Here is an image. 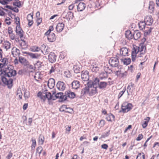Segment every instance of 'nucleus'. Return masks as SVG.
<instances>
[{
    "label": "nucleus",
    "instance_id": "nucleus-51",
    "mask_svg": "<svg viewBox=\"0 0 159 159\" xmlns=\"http://www.w3.org/2000/svg\"><path fill=\"white\" fill-rule=\"evenodd\" d=\"M30 96V93L28 91H25L24 92V96L25 98L26 99L28 98Z\"/></svg>",
    "mask_w": 159,
    "mask_h": 159
},
{
    "label": "nucleus",
    "instance_id": "nucleus-24",
    "mask_svg": "<svg viewBox=\"0 0 159 159\" xmlns=\"http://www.w3.org/2000/svg\"><path fill=\"white\" fill-rule=\"evenodd\" d=\"M155 3L152 1H150L149 4L148 9L149 11L151 13L153 12L154 9Z\"/></svg>",
    "mask_w": 159,
    "mask_h": 159
},
{
    "label": "nucleus",
    "instance_id": "nucleus-44",
    "mask_svg": "<svg viewBox=\"0 0 159 159\" xmlns=\"http://www.w3.org/2000/svg\"><path fill=\"white\" fill-rule=\"evenodd\" d=\"M21 42H20V41L19 42L20 46L21 47H23L26 46V43L25 41L23 40L22 38V40L21 39Z\"/></svg>",
    "mask_w": 159,
    "mask_h": 159
},
{
    "label": "nucleus",
    "instance_id": "nucleus-6",
    "mask_svg": "<svg viewBox=\"0 0 159 159\" xmlns=\"http://www.w3.org/2000/svg\"><path fill=\"white\" fill-rule=\"evenodd\" d=\"M89 72L87 70L83 71L81 72V77L83 81H87L89 80Z\"/></svg>",
    "mask_w": 159,
    "mask_h": 159
},
{
    "label": "nucleus",
    "instance_id": "nucleus-47",
    "mask_svg": "<svg viewBox=\"0 0 159 159\" xmlns=\"http://www.w3.org/2000/svg\"><path fill=\"white\" fill-rule=\"evenodd\" d=\"M126 90L125 87L123 88L122 90L121 91H120L118 95V98H120L123 95V94H124V93H125Z\"/></svg>",
    "mask_w": 159,
    "mask_h": 159
},
{
    "label": "nucleus",
    "instance_id": "nucleus-39",
    "mask_svg": "<svg viewBox=\"0 0 159 159\" xmlns=\"http://www.w3.org/2000/svg\"><path fill=\"white\" fill-rule=\"evenodd\" d=\"M42 63L39 61H37L36 63L34 65V68L39 69L41 67V64Z\"/></svg>",
    "mask_w": 159,
    "mask_h": 159
},
{
    "label": "nucleus",
    "instance_id": "nucleus-8",
    "mask_svg": "<svg viewBox=\"0 0 159 159\" xmlns=\"http://www.w3.org/2000/svg\"><path fill=\"white\" fill-rule=\"evenodd\" d=\"M16 34L20 37V39L22 40L23 36L24 31L20 27V25H17L16 27Z\"/></svg>",
    "mask_w": 159,
    "mask_h": 159
},
{
    "label": "nucleus",
    "instance_id": "nucleus-10",
    "mask_svg": "<svg viewBox=\"0 0 159 159\" xmlns=\"http://www.w3.org/2000/svg\"><path fill=\"white\" fill-rule=\"evenodd\" d=\"M57 89L60 91H63L65 89L66 84L60 81H58L57 84Z\"/></svg>",
    "mask_w": 159,
    "mask_h": 159
},
{
    "label": "nucleus",
    "instance_id": "nucleus-12",
    "mask_svg": "<svg viewBox=\"0 0 159 159\" xmlns=\"http://www.w3.org/2000/svg\"><path fill=\"white\" fill-rule=\"evenodd\" d=\"M64 26V24L62 22H59L57 24L56 28L57 31L58 32H61L63 30Z\"/></svg>",
    "mask_w": 159,
    "mask_h": 159
},
{
    "label": "nucleus",
    "instance_id": "nucleus-26",
    "mask_svg": "<svg viewBox=\"0 0 159 159\" xmlns=\"http://www.w3.org/2000/svg\"><path fill=\"white\" fill-rule=\"evenodd\" d=\"M11 43L7 41H4L3 43L2 46L3 48L6 49V50L9 49L11 48Z\"/></svg>",
    "mask_w": 159,
    "mask_h": 159
},
{
    "label": "nucleus",
    "instance_id": "nucleus-41",
    "mask_svg": "<svg viewBox=\"0 0 159 159\" xmlns=\"http://www.w3.org/2000/svg\"><path fill=\"white\" fill-rule=\"evenodd\" d=\"M49 50L50 48L48 47L47 48H46L44 50H42V52L44 55H46L48 54L49 52Z\"/></svg>",
    "mask_w": 159,
    "mask_h": 159
},
{
    "label": "nucleus",
    "instance_id": "nucleus-38",
    "mask_svg": "<svg viewBox=\"0 0 159 159\" xmlns=\"http://www.w3.org/2000/svg\"><path fill=\"white\" fill-rule=\"evenodd\" d=\"M145 155L143 152L139 153L137 155L136 159H145Z\"/></svg>",
    "mask_w": 159,
    "mask_h": 159
},
{
    "label": "nucleus",
    "instance_id": "nucleus-56",
    "mask_svg": "<svg viewBox=\"0 0 159 159\" xmlns=\"http://www.w3.org/2000/svg\"><path fill=\"white\" fill-rule=\"evenodd\" d=\"M15 20L17 25H20V18L18 16H17L15 18Z\"/></svg>",
    "mask_w": 159,
    "mask_h": 159
},
{
    "label": "nucleus",
    "instance_id": "nucleus-37",
    "mask_svg": "<svg viewBox=\"0 0 159 159\" xmlns=\"http://www.w3.org/2000/svg\"><path fill=\"white\" fill-rule=\"evenodd\" d=\"M91 68L92 71L93 72H96L99 70V68L96 65H91Z\"/></svg>",
    "mask_w": 159,
    "mask_h": 159
},
{
    "label": "nucleus",
    "instance_id": "nucleus-48",
    "mask_svg": "<svg viewBox=\"0 0 159 159\" xmlns=\"http://www.w3.org/2000/svg\"><path fill=\"white\" fill-rule=\"evenodd\" d=\"M140 48L138 47V48L139 49V51L140 52L143 51L144 48L145 50H146V46H144L143 44H141L140 45Z\"/></svg>",
    "mask_w": 159,
    "mask_h": 159
},
{
    "label": "nucleus",
    "instance_id": "nucleus-23",
    "mask_svg": "<svg viewBox=\"0 0 159 159\" xmlns=\"http://www.w3.org/2000/svg\"><path fill=\"white\" fill-rule=\"evenodd\" d=\"M56 39V37L54 33H51L48 37V41L51 42H53L55 41Z\"/></svg>",
    "mask_w": 159,
    "mask_h": 159
},
{
    "label": "nucleus",
    "instance_id": "nucleus-3",
    "mask_svg": "<svg viewBox=\"0 0 159 159\" xmlns=\"http://www.w3.org/2000/svg\"><path fill=\"white\" fill-rule=\"evenodd\" d=\"M38 97L42 100L43 102H44L46 99H47L48 101L52 99L53 100H55L54 99H52V95L51 94V93L48 92H47L46 91L44 92H39L37 94Z\"/></svg>",
    "mask_w": 159,
    "mask_h": 159
},
{
    "label": "nucleus",
    "instance_id": "nucleus-13",
    "mask_svg": "<svg viewBox=\"0 0 159 159\" xmlns=\"http://www.w3.org/2000/svg\"><path fill=\"white\" fill-rule=\"evenodd\" d=\"M49 61L52 63L55 62L56 60L57 56L53 52H51L48 56Z\"/></svg>",
    "mask_w": 159,
    "mask_h": 159
},
{
    "label": "nucleus",
    "instance_id": "nucleus-61",
    "mask_svg": "<svg viewBox=\"0 0 159 159\" xmlns=\"http://www.w3.org/2000/svg\"><path fill=\"white\" fill-rule=\"evenodd\" d=\"M0 3L2 5H5L8 3L6 0H0Z\"/></svg>",
    "mask_w": 159,
    "mask_h": 159
},
{
    "label": "nucleus",
    "instance_id": "nucleus-19",
    "mask_svg": "<svg viewBox=\"0 0 159 159\" xmlns=\"http://www.w3.org/2000/svg\"><path fill=\"white\" fill-rule=\"evenodd\" d=\"M89 85H87V86L82 89L81 92V96H83L84 95L89 94Z\"/></svg>",
    "mask_w": 159,
    "mask_h": 159
},
{
    "label": "nucleus",
    "instance_id": "nucleus-29",
    "mask_svg": "<svg viewBox=\"0 0 159 159\" xmlns=\"http://www.w3.org/2000/svg\"><path fill=\"white\" fill-rule=\"evenodd\" d=\"M144 21L146 24V25H150L152 24L153 20L151 17L149 16L145 19Z\"/></svg>",
    "mask_w": 159,
    "mask_h": 159
},
{
    "label": "nucleus",
    "instance_id": "nucleus-34",
    "mask_svg": "<svg viewBox=\"0 0 159 159\" xmlns=\"http://www.w3.org/2000/svg\"><path fill=\"white\" fill-rule=\"evenodd\" d=\"M44 140V136L42 134H40L39 138V142L40 145L43 144Z\"/></svg>",
    "mask_w": 159,
    "mask_h": 159
},
{
    "label": "nucleus",
    "instance_id": "nucleus-55",
    "mask_svg": "<svg viewBox=\"0 0 159 159\" xmlns=\"http://www.w3.org/2000/svg\"><path fill=\"white\" fill-rule=\"evenodd\" d=\"M110 134V131H108L106 132V133H105L103 134L102 135L101 138H104L105 137H107Z\"/></svg>",
    "mask_w": 159,
    "mask_h": 159
},
{
    "label": "nucleus",
    "instance_id": "nucleus-35",
    "mask_svg": "<svg viewBox=\"0 0 159 159\" xmlns=\"http://www.w3.org/2000/svg\"><path fill=\"white\" fill-rule=\"evenodd\" d=\"M67 19L70 20L73 18L74 17L73 13L71 11H69L66 16Z\"/></svg>",
    "mask_w": 159,
    "mask_h": 159
},
{
    "label": "nucleus",
    "instance_id": "nucleus-45",
    "mask_svg": "<svg viewBox=\"0 0 159 159\" xmlns=\"http://www.w3.org/2000/svg\"><path fill=\"white\" fill-rule=\"evenodd\" d=\"M42 150V147L41 146H39L36 149V152L37 153H38L39 154H40L41 153Z\"/></svg>",
    "mask_w": 159,
    "mask_h": 159
},
{
    "label": "nucleus",
    "instance_id": "nucleus-50",
    "mask_svg": "<svg viewBox=\"0 0 159 159\" xmlns=\"http://www.w3.org/2000/svg\"><path fill=\"white\" fill-rule=\"evenodd\" d=\"M147 118L148 119V120L145 121L144 123L142 124V127L143 128H145L147 126L148 121L150 120V118L149 117H147Z\"/></svg>",
    "mask_w": 159,
    "mask_h": 159
},
{
    "label": "nucleus",
    "instance_id": "nucleus-36",
    "mask_svg": "<svg viewBox=\"0 0 159 159\" xmlns=\"http://www.w3.org/2000/svg\"><path fill=\"white\" fill-rule=\"evenodd\" d=\"M139 28L140 30H143L145 29V25H146L145 22L143 21H141L139 23Z\"/></svg>",
    "mask_w": 159,
    "mask_h": 159
},
{
    "label": "nucleus",
    "instance_id": "nucleus-14",
    "mask_svg": "<svg viewBox=\"0 0 159 159\" xmlns=\"http://www.w3.org/2000/svg\"><path fill=\"white\" fill-rule=\"evenodd\" d=\"M72 89H77L80 86V83L78 80H74L71 84Z\"/></svg>",
    "mask_w": 159,
    "mask_h": 159
},
{
    "label": "nucleus",
    "instance_id": "nucleus-25",
    "mask_svg": "<svg viewBox=\"0 0 159 159\" xmlns=\"http://www.w3.org/2000/svg\"><path fill=\"white\" fill-rule=\"evenodd\" d=\"M59 64L58 63H56L55 64L53 65L51 67V69H50L48 74H50L52 73L55 72V70L58 67Z\"/></svg>",
    "mask_w": 159,
    "mask_h": 159
},
{
    "label": "nucleus",
    "instance_id": "nucleus-1",
    "mask_svg": "<svg viewBox=\"0 0 159 159\" xmlns=\"http://www.w3.org/2000/svg\"><path fill=\"white\" fill-rule=\"evenodd\" d=\"M5 67V69H3V70L0 68V75H3L8 77L15 76L16 75V70H13V66L10 65Z\"/></svg>",
    "mask_w": 159,
    "mask_h": 159
},
{
    "label": "nucleus",
    "instance_id": "nucleus-33",
    "mask_svg": "<svg viewBox=\"0 0 159 159\" xmlns=\"http://www.w3.org/2000/svg\"><path fill=\"white\" fill-rule=\"evenodd\" d=\"M121 61L123 62L124 65H127L129 64L131 62L130 58H125L124 59H121Z\"/></svg>",
    "mask_w": 159,
    "mask_h": 159
},
{
    "label": "nucleus",
    "instance_id": "nucleus-17",
    "mask_svg": "<svg viewBox=\"0 0 159 159\" xmlns=\"http://www.w3.org/2000/svg\"><path fill=\"white\" fill-rule=\"evenodd\" d=\"M11 53L13 56L15 57L17 56H19L20 54V50L15 47L12 48L11 50Z\"/></svg>",
    "mask_w": 159,
    "mask_h": 159
},
{
    "label": "nucleus",
    "instance_id": "nucleus-57",
    "mask_svg": "<svg viewBox=\"0 0 159 159\" xmlns=\"http://www.w3.org/2000/svg\"><path fill=\"white\" fill-rule=\"evenodd\" d=\"M143 135H142V134H139L138 136L136 138V140L137 141H140L142 139H143Z\"/></svg>",
    "mask_w": 159,
    "mask_h": 159
},
{
    "label": "nucleus",
    "instance_id": "nucleus-27",
    "mask_svg": "<svg viewBox=\"0 0 159 159\" xmlns=\"http://www.w3.org/2000/svg\"><path fill=\"white\" fill-rule=\"evenodd\" d=\"M141 36V33L138 31H135L133 34V38L135 40H137Z\"/></svg>",
    "mask_w": 159,
    "mask_h": 159
},
{
    "label": "nucleus",
    "instance_id": "nucleus-53",
    "mask_svg": "<svg viewBox=\"0 0 159 159\" xmlns=\"http://www.w3.org/2000/svg\"><path fill=\"white\" fill-rule=\"evenodd\" d=\"M105 71L107 73V74L108 73L110 74L112 72V70L110 69H109V67H105L104 69Z\"/></svg>",
    "mask_w": 159,
    "mask_h": 159
},
{
    "label": "nucleus",
    "instance_id": "nucleus-62",
    "mask_svg": "<svg viewBox=\"0 0 159 159\" xmlns=\"http://www.w3.org/2000/svg\"><path fill=\"white\" fill-rule=\"evenodd\" d=\"M151 32V30H146L144 32V35H147L149 34Z\"/></svg>",
    "mask_w": 159,
    "mask_h": 159
},
{
    "label": "nucleus",
    "instance_id": "nucleus-52",
    "mask_svg": "<svg viewBox=\"0 0 159 159\" xmlns=\"http://www.w3.org/2000/svg\"><path fill=\"white\" fill-rule=\"evenodd\" d=\"M33 13H30L28 14L27 17V20H32L33 19Z\"/></svg>",
    "mask_w": 159,
    "mask_h": 159
},
{
    "label": "nucleus",
    "instance_id": "nucleus-9",
    "mask_svg": "<svg viewBox=\"0 0 159 159\" xmlns=\"http://www.w3.org/2000/svg\"><path fill=\"white\" fill-rule=\"evenodd\" d=\"M1 79L2 82L4 84L7 85L12 84L13 82V80L9 78L8 79H7L6 77L3 76V75H1Z\"/></svg>",
    "mask_w": 159,
    "mask_h": 159
},
{
    "label": "nucleus",
    "instance_id": "nucleus-2",
    "mask_svg": "<svg viewBox=\"0 0 159 159\" xmlns=\"http://www.w3.org/2000/svg\"><path fill=\"white\" fill-rule=\"evenodd\" d=\"M93 81L94 83L95 87H97V88L101 89H105L108 85L107 82L100 80L97 77L95 78Z\"/></svg>",
    "mask_w": 159,
    "mask_h": 159
},
{
    "label": "nucleus",
    "instance_id": "nucleus-28",
    "mask_svg": "<svg viewBox=\"0 0 159 159\" xmlns=\"http://www.w3.org/2000/svg\"><path fill=\"white\" fill-rule=\"evenodd\" d=\"M125 36L128 39H131L133 38V34H132L130 30H127L126 31Z\"/></svg>",
    "mask_w": 159,
    "mask_h": 159
},
{
    "label": "nucleus",
    "instance_id": "nucleus-54",
    "mask_svg": "<svg viewBox=\"0 0 159 159\" xmlns=\"http://www.w3.org/2000/svg\"><path fill=\"white\" fill-rule=\"evenodd\" d=\"M105 121L103 120H101L99 122V125L101 127H103L105 125Z\"/></svg>",
    "mask_w": 159,
    "mask_h": 159
},
{
    "label": "nucleus",
    "instance_id": "nucleus-21",
    "mask_svg": "<svg viewBox=\"0 0 159 159\" xmlns=\"http://www.w3.org/2000/svg\"><path fill=\"white\" fill-rule=\"evenodd\" d=\"M128 49L125 47H123L120 49V55L123 56H128Z\"/></svg>",
    "mask_w": 159,
    "mask_h": 159
},
{
    "label": "nucleus",
    "instance_id": "nucleus-42",
    "mask_svg": "<svg viewBox=\"0 0 159 159\" xmlns=\"http://www.w3.org/2000/svg\"><path fill=\"white\" fill-rule=\"evenodd\" d=\"M132 88L130 87L129 86H128L127 88V92L128 95H129L130 93H132L133 92V90L132 89Z\"/></svg>",
    "mask_w": 159,
    "mask_h": 159
},
{
    "label": "nucleus",
    "instance_id": "nucleus-43",
    "mask_svg": "<svg viewBox=\"0 0 159 159\" xmlns=\"http://www.w3.org/2000/svg\"><path fill=\"white\" fill-rule=\"evenodd\" d=\"M13 5L16 6L19 8L21 6V2L20 1L16 2H13Z\"/></svg>",
    "mask_w": 159,
    "mask_h": 159
},
{
    "label": "nucleus",
    "instance_id": "nucleus-11",
    "mask_svg": "<svg viewBox=\"0 0 159 159\" xmlns=\"http://www.w3.org/2000/svg\"><path fill=\"white\" fill-rule=\"evenodd\" d=\"M0 61L2 63H0V68L2 69V68H4L5 69V67L7 66V65L8 63V60L7 58H3L0 59Z\"/></svg>",
    "mask_w": 159,
    "mask_h": 159
},
{
    "label": "nucleus",
    "instance_id": "nucleus-15",
    "mask_svg": "<svg viewBox=\"0 0 159 159\" xmlns=\"http://www.w3.org/2000/svg\"><path fill=\"white\" fill-rule=\"evenodd\" d=\"M75 93L70 91L68 90L65 92V96L66 97V99L67 97H68L71 99L74 98L75 97Z\"/></svg>",
    "mask_w": 159,
    "mask_h": 159
},
{
    "label": "nucleus",
    "instance_id": "nucleus-31",
    "mask_svg": "<svg viewBox=\"0 0 159 159\" xmlns=\"http://www.w3.org/2000/svg\"><path fill=\"white\" fill-rule=\"evenodd\" d=\"M106 119L108 121H112V120H114L115 116L112 114L110 113L107 115Z\"/></svg>",
    "mask_w": 159,
    "mask_h": 159
},
{
    "label": "nucleus",
    "instance_id": "nucleus-64",
    "mask_svg": "<svg viewBox=\"0 0 159 159\" xmlns=\"http://www.w3.org/2000/svg\"><path fill=\"white\" fill-rule=\"evenodd\" d=\"M108 147V146L106 144H104L101 145V148H102L104 149H107Z\"/></svg>",
    "mask_w": 159,
    "mask_h": 159
},
{
    "label": "nucleus",
    "instance_id": "nucleus-5",
    "mask_svg": "<svg viewBox=\"0 0 159 159\" xmlns=\"http://www.w3.org/2000/svg\"><path fill=\"white\" fill-rule=\"evenodd\" d=\"M132 104L125 102L122 104L121 109L123 112H127L132 109Z\"/></svg>",
    "mask_w": 159,
    "mask_h": 159
},
{
    "label": "nucleus",
    "instance_id": "nucleus-46",
    "mask_svg": "<svg viewBox=\"0 0 159 159\" xmlns=\"http://www.w3.org/2000/svg\"><path fill=\"white\" fill-rule=\"evenodd\" d=\"M80 68L77 66H75L73 67V70L74 72L76 73H78L80 72Z\"/></svg>",
    "mask_w": 159,
    "mask_h": 159
},
{
    "label": "nucleus",
    "instance_id": "nucleus-18",
    "mask_svg": "<svg viewBox=\"0 0 159 159\" xmlns=\"http://www.w3.org/2000/svg\"><path fill=\"white\" fill-rule=\"evenodd\" d=\"M55 97L56 98H60L61 101H65L66 100V97L65 94L63 95V93L62 92H59L57 93L55 95Z\"/></svg>",
    "mask_w": 159,
    "mask_h": 159
},
{
    "label": "nucleus",
    "instance_id": "nucleus-49",
    "mask_svg": "<svg viewBox=\"0 0 159 159\" xmlns=\"http://www.w3.org/2000/svg\"><path fill=\"white\" fill-rule=\"evenodd\" d=\"M31 141L32 142V146L33 147H34V149L35 147L36 146V140L35 139L33 138L31 139Z\"/></svg>",
    "mask_w": 159,
    "mask_h": 159
},
{
    "label": "nucleus",
    "instance_id": "nucleus-16",
    "mask_svg": "<svg viewBox=\"0 0 159 159\" xmlns=\"http://www.w3.org/2000/svg\"><path fill=\"white\" fill-rule=\"evenodd\" d=\"M55 85V80L53 78H50L48 82V86L50 89L54 88Z\"/></svg>",
    "mask_w": 159,
    "mask_h": 159
},
{
    "label": "nucleus",
    "instance_id": "nucleus-60",
    "mask_svg": "<svg viewBox=\"0 0 159 159\" xmlns=\"http://www.w3.org/2000/svg\"><path fill=\"white\" fill-rule=\"evenodd\" d=\"M127 72L125 71L124 72L121 73L120 77L124 78L127 75Z\"/></svg>",
    "mask_w": 159,
    "mask_h": 159
},
{
    "label": "nucleus",
    "instance_id": "nucleus-20",
    "mask_svg": "<svg viewBox=\"0 0 159 159\" xmlns=\"http://www.w3.org/2000/svg\"><path fill=\"white\" fill-rule=\"evenodd\" d=\"M86 7L85 4L83 2H80L77 6V11H82Z\"/></svg>",
    "mask_w": 159,
    "mask_h": 159
},
{
    "label": "nucleus",
    "instance_id": "nucleus-32",
    "mask_svg": "<svg viewBox=\"0 0 159 159\" xmlns=\"http://www.w3.org/2000/svg\"><path fill=\"white\" fill-rule=\"evenodd\" d=\"M107 76L108 75L107 73L104 71L100 74L99 79L100 80H102L103 79L107 78Z\"/></svg>",
    "mask_w": 159,
    "mask_h": 159
},
{
    "label": "nucleus",
    "instance_id": "nucleus-22",
    "mask_svg": "<svg viewBox=\"0 0 159 159\" xmlns=\"http://www.w3.org/2000/svg\"><path fill=\"white\" fill-rule=\"evenodd\" d=\"M19 61L25 66H27V65H29V62L24 57H19Z\"/></svg>",
    "mask_w": 159,
    "mask_h": 159
},
{
    "label": "nucleus",
    "instance_id": "nucleus-59",
    "mask_svg": "<svg viewBox=\"0 0 159 159\" xmlns=\"http://www.w3.org/2000/svg\"><path fill=\"white\" fill-rule=\"evenodd\" d=\"M27 67L30 69L35 70V69L34 68V66L32 65H30L29 63V65H27Z\"/></svg>",
    "mask_w": 159,
    "mask_h": 159
},
{
    "label": "nucleus",
    "instance_id": "nucleus-4",
    "mask_svg": "<svg viewBox=\"0 0 159 159\" xmlns=\"http://www.w3.org/2000/svg\"><path fill=\"white\" fill-rule=\"evenodd\" d=\"M87 85H89V95L90 96H92L98 93L97 87L94 86V84L93 81H89L87 82Z\"/></svg>",
    "mask_w": 159,
    "mask_h": 159
},
{
    "label": "nucleus",
    "instance_id": "nucleus-7",
    "mask_svg": "<svg viewBox=\"0 0 159 159\" xmlns=\"http://www.w3.org/2000/svg\"><path fill=\"white\" fill-rule=\"evenodd\" d=\"M109 63L112 66L116 67L118 66L119 61L117 58L116 57H112L109 60Z\"/></svg>",
    "mask_w": 159,
    "mask_h": 159
},
{
    "label": "nucleus",
    "instance_id": "nucleus-40",
    "mask_svg": "<svg viewBox=\"0 0 159 159\" xmlns=\"http://www.w3.org/2000/svg\"><path fill=\"white\" fill-rule=\"evenodd\" d=\"M31 51L34 52H38L40 50V48L37 46H34L31 48Z\"/></svg>",
    "mask_w": 159,
    "mask_h": 159
},
{
    "label": "nucleus",
    "instance_id": "nucleus-63",
    "mask_svg": "<svg viewBox=\"0 0 159 159\" xmlns=\"http://www.w3.org/2000/svg\"><path fill=\"white\" fill-rule=\"evenodd\" d=\"M132 51L134 52H136V53H137L139 51V48H137H137H136L134 47Z\"/></svg>",
    "mask_w": 159,
    "mask_h": 159
},
{
    "label": "nucleus",
    "instance_id": "nucleus-58",
    "mask_svg": "<svg viewBox=\"0 0 159 159\" xmlns=\"http://www.w3.org/2000/svg\"><path fill=\"white\" fill-rule=\"evenodd\" d=\"M13 154L10 152L7 156L6 157L7 159H10V158L12 157Z\"/></svg>",
    "mask_w": 159,
    "mask_h": 159
},
{
    "label": "nucleus",
    "instance_id": "nucleus-30",
    "mask_svg": "<svg viewBox=\"0 0 159 159\" xmlns=\"http://www.w3.org/2000/svg\"><path fill=\"white\" fill-rule=\"evenodd\" d=\"M24 53L29 55L32 58H37L39 56L37 54L33 53L27 52H24Z\"/></svg>",
    "mask_w": 159,
    "mask_h": 159
}]
</instances>
